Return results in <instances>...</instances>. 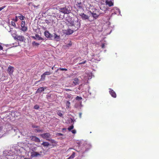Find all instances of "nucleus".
Masks as SVG:
<instances>
[{"label": "nucleus", "instance_id": "nucleus-1", "mask_svg": "<svg viewBox=\"0 0 159 159\" xmlns=\"http://www.w3.org/2000/svg\"><path fill=\"white\" fill-rule=\"evenodd\" d=\"M66 21L67 25L68 26L72 27V29L75 31L77 30L80 27V21L77 17L73 18L67 17Z\"/></svg>", "mask_w": 159, "mask_h": 159}, {"label": "nucleus", "instance_id": "nucleus-2", "mask_svg": "<svg viewBox=\"0 0 159 159\" xmlns=\"http://www.w3.org/2000/svg\"><path fill=\"white\" fill-rule=\"evenodd\" d=\"M47 11L49 15L54 17L56 16V13L58 12H60V11L57 8H50Z\"/></svg>", "mask_w": 159, "mask_h": 159}, {"label": "nucleus", "instance_id": "nucleus-3", "mask_svg": "<svg viewBox=\"0 0 159 159\" xmlns=\"http://www.w3.org/2000/svg\"><path fill=\"white\" fill-rule=\"evenodd\" d=\"M59 11L64 14H68L71 12V10L69 6H65V7L60 8Z\"/></svg>", "mask_w": 159, "mask_h": 159}, {"label": "nucleus", "instance_id": "nucleus-4", "mask_svg": "<svg viewBox=\"0 0 159 159\" xmlns=\"http://www.w3.org/2000/svg\"><path fill=\"white\" fill-rule=\"evenodd\" d=\"M25 21H21V30L23 32H25L27 31L28 30V28L27 26L25 25Z\"/></svg>", "mask_w": 159, "mask_h": 159}, {"label": "nucleus", "instance_id": "nucleus-5", "mask_svg": "<svg viewBox=\"0 0 159 159\" xmlns=\"http://www.w3.org/2000/svg\"><path fill=\"white\" fill-rule=\"evenodd\" d=\"M15 40H19L21 42H25L26 40L25 37L22 35H16L14 38Z\"/></svg>", "mask_w": 159, "mask_h": 159}, {"label": "nucleus", "instance_id": "nucleus-6", "mask_svg": "<svg viewBox=\"0 0 159 159\" xmlns=\"http://www.w3.org/2000/svg\"><path fill=\"white\" fill-rule=\"evenodd\" d=\"M42 153V152L41 151L39 152H32L31 153V156L32 157H36L38 156H41V153Z\"/></svg>", "mask_w": 159, "mask_h": 159}, {"label": "nucleus", "instance_id": "nucleus-7", "mask_svg": "<svg viewBox=\"0 0 159 159\" xmlns=\"http://www.w3.org/2000/svg\"><path fill=\"white\" fill-rule=\"evenodd\" d=\"M51 134L49 133H44L41 134V136L44 139H49L51 136Z\"/></svg>", "mask_w": 159, "mask_h": 159}, {"label": "nucleus", "instance_id": "nucleus-8", "mask_svg": "<svg viewBox=\"0 0 159 159\" xmlns=\"http://www.w3.org/2000/svg\"><path fill=\"white\" fill-rule=\"evenodd\" d=\"M109 93L111 96L114 98H116V94L115 92L112 89H109Z\"/></svg>", "mask_w": 159, "mask_h": 159}, {"label": "nucleus", "instance_id": "nucleus-9", "mask_svg": "<svg viewBox=\"0 0 159 159\" xmlns=\"http://www.w3.org/2000/svg\"><path fill=\"white\" fill-rule=\"evenodd\" d=\"M31 139L32 141H35L36 142H40V139L34 136H32L31 137Z\"/></svg>", "mask_w": 159, "mask_h": 159}, {"label": "nucleus", "instance_id": "nucleus-10", "mask_svg": "<svg viewBox=\"0 0 159 159\" xmlns=\"http://www.w3.org/2000/svg\"><path fill=\"white\" fill-rule=\"evenodd\" d=\"M105 3L106 5H108L109 7L112 6L114 5L113 2L111 0H106Z\"/></svg>", "mask_w": 159, "mask_h": 159}, {"label": "nucleus", "instance_id": "nucleus-11", "mask_svg": "<svg viewBox=\"0 0 159 159\" xmlns=\"http://www.w3.org/2000/svg\"><path fill=\"white\" fill-rule=\"evenodd\" d=\"M75 6L78 9H83V4L81 2H77L75 4Z\"/></svg>", "mask_w": 159, "mask_h": 159}, {"label": "nucleus", "instance_id": "nucleus-12", "mask_svg": "<svg viewBox=\"0 0 159 159\" xmlns=\"http://www.w3.org/2000/svg\"><path fill=\"white\" fill-rule=\"evenodd\" d=\"M13 68H14L13 67L11 66H9L8 67V68L7 69V71L10 75L12 74L14 71Z\"/></svg>", "mask_w": 159, "mask_h": 159}, {"label": "nucleus", "instance_id": "nucleus-13", "mask_svg": "<svg viewBox=\"0 0 159 159\" xmlns=\"http://www.w3.org/2000/svg\"><path fill=\"white\" fill-rule=\"evenodd\" d=\"M79 15L81 16L82 19L84 20L88 19L89 18V16L84 13L79 14Z\"/></svg>", "mask_w": 159, "mask_h": 159}, {"label": "nucleus", "instance_id": "nucleus-14", "mask_svg": "<svg viewBox=\"0 0 159 159\" xmlns=\"http://www.w3.org/2000/svg\"><path fill=\"white\" fill-rule=\"evenodd\" d=\"M44 35L45 36L48 38H51L52 37V35L50 34L48 31H45L44 32Z\"/></svg>", "mask_w": 159, "mask_h": 159}, {"label": "nucleus", "instance_id": "nucleus-15", "mask_svg": "<svg viewBox=\"0 0 159 159\" xmlns=\"http://www.w3.org/2000/svg\"><path fill=\"white\" fill-rule=\"evenodd\" d=\"M9 32H10L11 33L12 36L14 39L17 35L16 34V31L15 30H13L9 31Z\"/></svg>", "mask_w": 159, "mask_h": 159}, {"label": "nucleus", "instance_id": "nucleus-16", "mask_svg": "<svg viewBox=\"0 0 159 159\" xmlns=\"http://www.w3.org/2000/svg\"><path fill=\"white\" fill-rule=\"evenodd\" d=\"M73 83L75 85L79 84V79L78 78H75L73 80Z\"/></svg>", "mask_w": 159, "mask_h": 159}, {"label": "nucleus", "instance_id": "nucleus-17", "mask_svg": "<svg viewBox=\"0 0 159 159\" xmlns=\"http://www.w3.org/2000/svg\"><path fill=\"white\" fill-rule=\"evenodd\" d=\"M60 13L61 12H58L57 13H56V16H55V17H57V18H62L63 16L60 14Z\"/></svg>", "mask_w": 159, "mask_h": 159}, {"label": "nucleus", "instance_id": "nucleus-18", "mask_svg": "<svg viewBox=\"0 0 159 159\" xmlns=\"http://www.w3.org/2000/svg\"><path fill=\"white\" fill-rule=\"evenodd\" d=\"M19 14L20 15L18 16V17L20 19V20H21L22 21H23V20L25 19V17L23 16L22 14L20 13H19Z\"/></svg>", "mask_w": 159, "mask_h": 159}, {"label": "nucleus", "instance_id": "nucleus-19", "mask_svg": "<svg viewBox=\"0 0 159 159\" xmlns=\"http://www.w3.org/2000/svg\"><path fill=\"white\" fill-rule=\"evenodd\" d=\"M46 140L50 141L52 143L54 144H57V142L53 139H46Z\"/></svg>", "mask_w": 159, "mask_h": 159}, {"label": "nucleus", "instance_id": "nucleus-20", "mask_svg": "<svg viewBox=\"0 0 159 159\" xmlns=\"http://www.w3.org/2000/svg\"><path fill=\"white\" fill-rule=\"evenodd\" d=\"M44 90V89L43 87H40L37 90L36 93H41Z\"/></svg>", "mask_w": 159, "mask_h": 159}, {"label": "nucleus", "instance_id": "nucleus-21", "mask_svg": "<svg viewBox=\"0 0 159 159\" xmlns=\"http://www.w3.org/2000/svg\"><path fill=\"white\" fill-rule=\"evenodd\" d=\"M32 45L33 47H38L39 44L35 41H34L32 43Z\"/></svg>", "mask_w": 159, "mask_h": 159}, {"label": "nucleus", "instance_id": "nucleus-22", "mask_svg": "<svg viewBox=\"0 0 159 159\" xmlns=\"http://www.w3.org/2000/svg\"><path fill=\"white\" fill-rule=\"evenodd\" d=\"M73 32L74 31L73 30H71L70 29H68L66 31L67 34H72Z\"/></svg>", "mask_w": 159, "mask_h": 159}, {"label": "nucleus", "instance_id": "nucleus-23", "mask_svg": "<svg viewBox=\"0 0 159 159\" xmlns=\"http://www.w3.org/2000/svg\"><path fill=\"white\" fill-rule=\"evenodd\" d=\"M44 147H48L49 145V143L48 142H43L41 144Z\"/></svg>", "mask_w": 159, "mask_h": 159}, {"label": "nucleus", "instance_id": "nucleus-24", "mask_svg": "<svg viewBox=\"0 0 159 159\" xmlns=\"http://www.w3.org/2000/svg\"><path fill=\"white\" fill-rule=\"evenodd\" d=\"M92 14L93 15V16L95 19L97 18L99 16L98 14H96L95 13L93 12L92 13Z\"/></svg>", "mask_w": 159, "mask_h": 159}, {"label": "nucleus", "instance_id": "nucleus-25", "mask_svg": "<svg viewBox=\"0 0 159 159\" xmlns=\"http://www.w3.org/2000/svg\"><path fill=\"white\" fill-rule=\"evenodd\" d=\"M54 38L57 40H58L60 39V36L57 35L56 34H54Z\"/></svg>", "mask_w": 159, "mask_h": 159}, {"label": "nucleus", "instance_id": "nucleus-26", "mask_svg": "<svg viewBox=\"0 0 159 159\" xmlns=\"http://www.w3.org/2000/svg\"><path fill=\"white\" fill-rule=\"evenodd\" d=\"M66 108H69L70 104V102L68 101H66Z\"/></svg>", "mask_w": 159, "mask_h": 159}, {"label": "nucleus", "instance_id": "nucleus-27", "mask_svg": "<svg viewBox=\"0 0 159 159\" xmlns=\"http://www.w3.org/2000/svg\"><path fill=\"white\" fill-rule=\"evenodd\" d=\"M45 75L43 73L42 75L41 76V80H44L45 78Z\"/></svg>", "mask_w": 159, "mask_h": 159}, {"label": "nucleus", "instance_id": "nucleus-28", "mask_svg": "<svg viewBox=\"0 0 159 159\" xmlns=\"http://www.w3.org/2000/svg\"><path fill=\"white\" fill-rule=\"evenodd\" d=\"M35 37L39 40L43 39L41 37H40L39 36L38 34H36L35 35Z\"/></svg>", "mask_w": 159, "mask_h": 159}, {"label": "nucleus", "instance_id": "nucleus-29", "mask_svg": "<svg viewBox=\"0 0 159 159\" xmlns=\"http://www.w3.org/2000/svg\"><path fill=\"white\" fill-rule=\"evenodd\" d=\"M65 70L67 71V69L66 68H59L57 69V70L56 71V72H57L58 70Z\"/></svg>", "mask_w": 159, "mask_h": 159}, {"label": "nucleus", "instance_id": "nucleus-30", "mask_svg": "<svg viewBox=\"0 0 159 159\" xmlns=\"http://www.w3.org/2000/svg\"><path fill=\"white\" fill-rule=\"evenodd\" d=\"M44 73V74H45V75H49L52 74V73L50 71H46Z\"/></svg>", "mask_w": 159, "mask_h": 159}, {"label": "nucleus", "instance_id": "nucleus-31", "mask_svg": "<svg viewBox=\"0 0 159 159\" xmlns=\"http://www.w3.org/2000/svg\"><path fill=\"white\" fill-rule=\"evenodd\" d=\"M11 24L13 26H14L15 27H16V25L15 23V22L14 21H11Z\"/></svg>", "mask_w": 159, "mask_h": 159}, {"label": "nucleus", "instance_id": "nucleus-32", "mask_svg": "<svg viewBox=\"0 0 159 159\" xmlns=\"http://www.w3.org/2000/svg\"><path fill=\"white\" fill-rule=\"evenodd\" d=\"M18 16H15V18L14 19H12V20H13L14 22H16L18 21Z\"/></svg>", "mask_w": 159, "mask_h": 159}, {"label": "nucleus", "instance_id": "nucleus-33", "mask_svg": "<svg viewBox=\"0 0 159 159\" xmlns=\"http://www.w3.org/2000/svg\"><path fill=\"white\" fill-rule=\"evenodd\" d=\"M75 99L76 100H81L82 99V98L81 97L77 96L76 98Z\"/></svg>", "mask_w": 159, "mask_h": 159}, {"label": "nucleus", "instance_id": "nucleus-34", "mask_svg": "<svg viewBox=\"0 0 159 159\" xmlns=\"http://www.w3.org/2000/svg\"><path fill=\"white\" fill-rule=\"evenodd\" d=\"M39 108V106L37 105H35L34 106V108L35 109H38Z\"/></svg>", "mask_w": 159, "mask_h": 159}, {"label": "nucleus", "instance_id": "nucleus-35", "mask_svg": "<svg viewBox=\"0 0 159 159\" xmlns=\"http://www.w3.org/2000/svg\"><path fill=\"white\" fill-rule=\"evenodd\" d=\"M75 157V153L74 152L72 155L70 157V158L71 159Z\"/></svg>", "mask_w": 159, "mask_h": 159}, {"label": "nucleus", "instance_id": "nucleus-36", "mask_svg": "<svg viewBox=\"0 0 159 159\" xmlns=\"http://www.w3.org/2000/svg\"><path fill=\"white\" fill-rule=\"evenodd\" d=\"M86 62V60H85L84 61L82 62H80L78 63V64L79 65H81V64H84V63H85Z\"/></svg>", "mask_w": 159, "mask_h": 159}, {"label": "nucleus", "instance_id": "nucleus-37", "mask_svg": "<svg viewBox=\"0 0 159 159\" xmlns=\"http://www.w3.org/2000/svg\"><path fill=\"white\" fill-rule=\"evenodd\" d=\"M73 128H74V126L73 125H72L71 126H70L69 127L67 128V129H73Z\"/></svg>", "mask_w": 159, "mask_h": 159}, {"label": "nucleus", "instance_id": "nucleus-38", "mask_svg": "<svg viewBox=\"0 0 159 159\" xmlns=\"http://www.w3.org/2000/svg\"><path fill=\"white\" fill-rule=\"evenodd\" d=\"M6 7V6H3L1 7H0V11L4 8Z\"/></svg>", "mask_w": 159, "mask_h": 159}, {"label": "nucleus", "instance_id": "nucleus-39", "mask_svg": "<svg viewBox=\"0 0 159 159\" xmlns=\"http://www.w3.org/2000/svg\"><path fill=\"white\" fill-rule=\"evenodd\" d=\"M57 114L58 115L60 116H61L62 115V113L60 112H57Z\"/></svg>", "mask_w": 159, "mask_h": 159}, {"label": "nucleus", "instance_id": "nucleus-40", "mask_svg": "<svg viewBox=\"0 0 159 159\" xmlns=\"http://www.w3.org/2000/svg\"><path fill=\"white\" fill-rule=\"evenodd\" d=\"M101 47L102 48H104L105 47V43H103L101 45Z\"/></svg>", "mask_w": 159, "mask_h": 159}, {"label": "nucleus", "instance_id": "nucleus-41", "mask_svg": "<svg viewBox=\"0 0 159 159\" xmlns=\"http://www.w3.org/2000/svg\"><path fill=\"white\" fill-rule=\"evenodd\" d=\"M67 97L69 98H70L71 97V95L67 94Z\"/></svg>", "mask_w": 159, "mask_h": 159}, {"label": "nucleus", "instance_id": "nucleus-42", "mask_svg": "<svg viewBox=\"0 0 159 159\" xmlns=\"http://www.w3.org/2000/svg\"><path fill=\"white\" fill-rule=\"evenodd\" d=\"M71 132L73 134H75L76 132V130H72L71 131Z\"/></svg>", "mask_w": 159, "mask_h": 159}, {"label": "nucleus", "instance_id": "nucleus-43", "mask_svg": "<svg viewBox=\"0 0 159 159\" xmlns=\"http://www.w3.org/2000/svg\"><path fill=\"white\" fill-rule=\"evenodd\" d=\"M57 135H58V136L62 135H63L61 133H57Z\"/></svg>", "mask_w": 159, "mask_h": 159}, {"label": "nucleus", "instance_id": "nucleus-44", "mask_svg": "<svg viewBox=\"0 0 159 159\" xmlns=\"http://www.w3.org/2000/svg\"><path fill=\"white\" fill-rule=\"evenodd\" d=\"M65 90H66V91H71V89H65Z\"/></svg>", "mask_w": 159, "mask_h": 159}, {"label": "nucleus", "instance_id": "nucleus-45", "mask_svg": "<svg viewBox=\"0 0 159 159\" xmlns=\"http://www.w3.org/2000/svg\"><path fill=\"white\" fill-rule=\"evenodd\" d=\"M3 49V47L1 46V44H0V50H2Z\"/></svg>", "mask_w": 159, "mask_h": 159}, {"label": "nucleus", "instance_id": "nucleus-46", "mask_svg": "<svg viewBox=\"0 0 159 159\" xmlns=\"http://www.w3.org/2000/svg\"><path fill=\"white\" fill-rule=\"evenodd\" d=\"M82 113H79V117L80 118H81V116H82Z\"/></svg>", "mask_w": 159, "mask_h": 159}, {"label": "nucleus", "instance_id": "nucleus-47", "mask_svg": "<svg viewBox=\"0 0 159 159\" xmlns=\"http://www.w3.org/2000/svg\"><path fill=\"white\" fill-rule=\"evenodd\" d=\"M71 45H72L71 43H70L68 44H67V47L70 46H71Z\"/></svg>", "mask_w": 159, "mask_h": 159}, {"label": "nucleus", "instance_id": "nucleus-48", "mask_svg": "<svg viewBox=\"0 0 159 159\" xmlns=\"http://www.w3.org/2000/svg\"><path fill=\"white\" fill-rule=\"evenodd\" d=\"M13 30L12 28H10V30L9 31Z\"/></svg>", "mask_w": 159, "mask_h": 159}, {"label": "nucleus", "instance_id": "nucleus-49", "mask_svg": "<svg viewBox=\"0 0 159 159\" xmlns=\"http://www.w3.org/2000/svg\"><path fill=\"white\" fill-rule=\"evenodd\" d=\"M116 10H117V11H118L119 12V13H120V11L119 9H116Z\"/></svg>", "mask_w": 159, "mask_h": 159}, {"label": "nucleus", "instance_id": "nucleus-50", "mask_svg": "<svg viewBox=\"0 0 159 159\" xmlns=\"http://www.w3.org/2000/svg\"><path fill=\"white\" fill-rule=\"evenodd\" d=\"M54 66H53L52 68V70H53L54 69Z\"/></svg>", "mask_w": 159, "mask_h": 159}, {"label": "nucleus", "instance_id": "nucleus-51", "mask_svg": "<svg viewBox=\"0 0 159 159\" xmlns=\"http://www.w3.org/2000/svg\"><path fill=\"white\" fill-rule=\"evenodd\" d=\"M33 38H34V39H36V38H35L34 37H33Z\"/></svg>", "mask_w": 159, "mask_h": 159}, {"label": "nucleus", "instance_id": "nucleus-52", "mask_svg": "<svg viewBox=\"0 0 159 159\" xmlns=\"http://www.w3.org/2000/svg\"><path fill=\"white\" fill-rule=\"evenodd\" d=\"M37 130V132H38L40 131H39V130Z\"/></svg>", "mask_w": 159, "mask_h": 159}, {"label": "nucleus", "instance_id": "nucleus-53", "mask_svg": "<svg viewBox=\"0 0 159 159\" xmlns=\"http://www.w3.org/2000/svg\"><path fill=\"white\" fill-rule=\"evenodd\" d=\"M71 159V158H70V157H69L67 159Z\"/></svg>", "mask_w": 159, "mask_h": 159}, {"label": "nucleus", "instance_id": "nucleus-54", "mask_svg": "<svg viewBox=\"0 0 159 159\" xmlns=\"http://www.w3.org/2000/svg\"><path fill=\"white\" fill-rule=\"evenodd\" d=\"M71 159V158H70V157H69L67 159Z\"/></svg>", "mask_w": 159, "mask_h": 159}, {"label": "nucleus", "instance_id": "nucleus-55", "mask_svg": "<svg viewBox=\"0 0 159 159\" xmlns=\"http://www.w3.org/2000/svg\"><path fill=\"white\" fill-rule=\"evenodd\" d=\"M62 129H66V128H63Z\"/></svg>", "mask_w": 159, "mask_h": 159}, {"label": "nucleus", "instance_id": "nucleus-56", "mask_svg": "<svg viewBox=\"0 0 159 159\" xmlns=\"http://www.w3.org/2000/svg\"><path fill=\"white\" fill-rule=\"evenodd\" d=\"M24 159H28V158H24Z\"/></svg>", "mask_w": 159, "mask_h": 159}, {"label": "nucleus", "instance_id": "nucleus-57", "mask_svg": "<svg viewBox=\"0 0 159 159\" xmlns=\"http://www.w3.org/2000/svg\"><path fill=\"white\" fill-rule=\"evenodd\" d=\"M70 130H70H71L70 129V130Z\"/></svg>", "mask_w": 159, "mask_h": 159}]
</instances>
